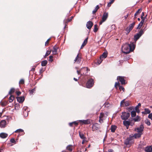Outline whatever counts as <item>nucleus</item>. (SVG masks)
<instances>
[{
	"instance_id": "864d4df0",
	"label": "nucleus",
	"mask_w": 152,
	"mask_h": 152,
	"mask_svg": "<svg viewBox=\"0 0 152 152\" xmlns=\"http://www.w3.org/2000/svg\"><path fill=\"white\" fill-rule=\"evenodd\" d=\"M143 25V24H142L141 23H140L139 24L137 28V29H140V28H141V27H142V26Z\"/></svg>"
},
{
	"instance_id": "3c124183",
	"label": "nucleus",
	"mask_w": 152,
	"mask_h": 152,
	"mask_svg": "<svg viewBox=\"0 0 152 152\" xmlns=\"http://www.w3.org/2000/svg\"><path fill=\"white\" fill-rule=\"evenodd\" d=\"M10 142L12 143H16V141L14 138H12L10 140Z\"/></svg>"
},
{
	"instance_id": "0e129e2a",
	"label": "nucleus",
	"mask_w": 152,
	"mask_h": 152,
	"mask_svg": "<svg viewBox=\"0 0 152 152\" xmlns=\"http://www.w3.org/2000/svg\"><path fill=\"white\" fill-rule=\"evenodd\" d=\"M135 110L136 111H137V110H138L139 112H140V110L138 109V106H137L135 107Z\"/></svg>"
},
{
	"instance_id": "e2e57ef3",
	"label": "nucleus",
	"mask_w": 152,
	"mask_h": 152,
	"mask_svg": "<svg viewBox=\"0 0 152 152\" xmlns=\"http://www.w3.org/2000/svg\"><path fill=\"white\" fill-rule=\"evenodd\" d=\"M86 139H83V141H82V144H84V142L86 141Z\"/></svg>"
},
{
	"instance_id": "72a5a7b5",
	"label": "nucleus",
	"mask_w": 152,
	"mask_h": 152,
	"mask_svg": "<svg viewBox=\"0 0 152 152\" xmlns=\"http://www.w3.org/2000/svg\"><path fill=\"white\" fill-rule=\"evenodd\" d=\"M99 6L98 5H97L96 6V8H95V9H94V10L93 11L92 13L94 14H95L96 12L97 11V10L99 9Z\"/></svg>"
},
{
	"instance_id": "69168bd1",
	"label": "nucleus",
	"mask_w": 152,
	"mask_h": 152,
	"mask_svg": "<svg viewBox=\"0 0 152 152\" xmlns=\"http://www.w3.org/2000/svg\"><path fill=\"white\" fill-rule=\"evenodd\" d=\"M73 122L71 123H70L69 124V125L70 126L72 127L73 126Z\"/></svg>"
},
{
	"instance_id": "5701e85b",
	"label": "nucleus",
	"mask_w": 152,
	"mask_h": 152,
	"mask_svg": "<svg viewBox=\"0 0 152 152\" xmlns=\"http://www.w3.org/2000/svg\"><path fill=\"white\" fill-rule=\"evenodd\" d=\"M15 133H20L22 132L21 134V135H23L25 134V133L24 132V131L23 130L21 129H19L15 131Z\"/></svg>"
},
{
	"instance_id": "7ed1b4c3",
	"label": "nucleus",
	"mask_w": 152,
	"mask_h": 152,
	"mask_svg": "<svg viewBox=\"0 0 152 152\" xmlns=\"http://www.w3.org/2000/svg\"><path fill=\"white\" fill-rule=\"evenodd\" d=\"M94 84L93 80L92 78L88 80L86 84V87L88 88H90L93 86Z\"/></svg>"
},
{
	"instance_id": "680f3d73",
	"label": "nucleus",
	"mask_w": 152,
	"mask_h": 152,
	"mask_svg": "<svg viewBox=\"0 0 152 152\" xmlns=\"http://www.w3.org/2000/svg\"><path fill=\"white\" fill-rule=\"evenodd\" d=\"M7 103L6 102H2L1 104L2 106H5L6 105Z\"/></svg>"
},
{
	"instance_id": "423d86ee",
	"label": "nucleus",
	"mask_w": 152,
	"mask_h": 152,
	"mask_svg": "<svg viewBox=\"0 0 152 152\" xmlns=\"http://www.w3.org/2000/svg\"><path fill=\"white\" fill-rule=\"evenodd\" d=\"M125 78L126 77L124 76H118L117 77V80H119L122 85H124L126 83Z\"/></svg>"
},
{
	"instance_id": "20e7f679",
	"label": "nucleus",
	"mask_w": 152,
	"mask_h": 152,
	"mask_svg": "<svg viewBox=\"0 0 152 152\" xmlns=\"http://www.w3.org/2000/svg\"><path fill=\"white\" fill-rule=\"evenodd\" d=\"M130 116V114L129 113H127L126 112H123L121 117L122 120H125L127 119Z\"/></svg>"
},
{
	"instance_id": "393cba45",
	"label": "nucleus",
	"mask_w": 152,
	"mask_h": 152,
	"mask_svg": "<svg viewBox=\"0 0 152 152\" xmlns=\"http://www.w3.org/2000/svg\"><path fill=\"white\" fill-rule=\"evenodd\" d=\"M107 52H104L102 55L100 57V58H105L107 56Z\"/></svg>"
},
{
	"instance_id": "ea45409f",
	"label": "nucleus",
	"mask_w": 152,
	"mask_h": 152,
	"mask_svg": "<svg viewBox=\"0 0 152 152\" xmlns=\"http://www.w3.org/2000/svg\"><path fill=\"white\" fill-rule=\"evenodd\" d=\"M131 115L132 117H134L136 115V112L132 111L131 112Z\"/></svg>"
},
{
	"instance_id": "7c9ffc66",
	"label": "nucleus",
	"mask_w": 152,
	"mask_h": 152,
	"mask_svg": "<svg viewBox=\"0 0 152 152\" xmlns=\"http://www.w3.org/2000/svg\"><path fill=\"white\" fill-rule=\"evenodd\" d=\"M48 63V61L47 60H44L42 61L41 65L42 66H45Z\"/></svg>"
},
{
	"instance_id": "8fccbe9b",
	"label": "nucleus",
	"mask_w": 152,
	"mask_h": 152,
	"mask_svg": "<svg viewBox=\"0 0 152 152\" xmlns=\"http://www.w3.org/2000/svg\"><path fill=\"white\" fill-rule=\"evenodd\" d=\"M19 83L20 84H23L24 83V80L23 79H21L19 82Z\"/></svg>"
},
{
	"instance_id": "c85d7f7f",
	"label": "nucleus",
	"mask_w": 152,
	"mask_h": 152,
	"mask_svg": "<svg viewBox=\"0 0 152 152\" xmlns=\"http://www.w3.org/2000/svg\"><path fill=\"white\" fill-rule=\"evenodd\" d=\"M116 127L115 125H112L111 127V131L112 132H114L116 129Z\"/></svg>"
},
{
	"instance_id": "58836bf2",
	"label": "nucleus",
	"mask_w": 152,
	"mask_h": 152,
	"mask_svg": "<svg viewBox=\"0 0 152 152\" xmlns=\"http://www.w3.org/2000/svg\"><path fill=\"white\" fill-rule=\"evenodd\" d=\"M145 122L148 126H150L151 125V123L148 119H146L145 120Z\"/></svg>"
},
{
	"instance_id": "a19ab883",
	"label": "nucleus",
	"mask_w": 152,
	"mask_h": 152,
	"mask_svg": "<svg viewBox=\"0 0 152 152\" xmlns=\"http://www.w3.org/2000/svg\"><path fill=\"white\" fill-rule=\"evenodd\" d=\"M98 30V25L97 24H95L94 26V31L95 32H96Z\"/></svg>"
},
{
	"instance_id": "49530a36",
	"label": "nucleus",
	"mask_w": 152,
	"mask_h": 152,
	"mask_svg": "<svg viewBox=\"0 0 152 152\" xmlns=\"http://www.w3.org/2000/svg\"><path fill=\"white\" fill-rule=\"evenodd\" d=\"M133 107H127L126 109L128 110V112H130L131 111H132V110L133 109Z\"/></svg>"
},
{
	"instance_id": "5fc2aeb1",
	"label": "nucleus",
	"mask_w": 152,
	"mask_h": 152,
	"mask_svg": "<svg viewBox=\"0 0 152 152\" xmlns=\"http://www.w3.org/2000/svg\"><path fill=\"white\" fill-rule=\"evenodd\" d=\"M45 71V69H43V68H41L39 70V73L40 74H42L44 71Z\"/></svg>"
},
{
	"instance_id": "2f4dec72",
	"label": "nucleus",
	"mask_w": 152,
	"mask_h": 152,
	"mask_svg": "<svg viewBox=\"0 0 152 152\" xmlns=\"http://www.w3.org/2000/svg\"><path fill=\"white\" fill-rule=\"evenodd\" d=\"M14 96L11 95L9 97V100L10 102H12L14 99Z\"/></svg>"
},
{
	"instance_id": "dca6fc26",
	"label": "nucleus",
	"mask_w": 152,
	"mask_h": 152,
	"mask_svg": "<svg viewBox=\"0 0 152 152\" xmlns=\"http://www.w3.org/2000/svg\"><path fill=\"white\" fill-rule=\"evenodd\" d=\"M6 121L5 120H2L0 123V126L1 128H4L5 127Z\"/></svg>"
},
{
	"instance_id": "4d7b16f0",
	"label": "nucleus",
	"mask_w": 152,
	"mask_h": 152,
	"mask_svg": "<svg viewBox=\"0 0 152 152\" xmlns=\"http://www.w3.org/2000/svg\"><path fill=\"white\" fill-rule=\"evenodd\" d=\"M103 60V59L102 58H100V59L98 60V63L99 64H100L102 62V61Z\"/></svg>"
},
{
	"instance_id": "6ab92c4d",
	"label": "nucleus",
	"mask_w": 152,
	"mask_h": 152,
	"mask_svg": "<svg viewBox=\"0 0 152 152\" xmlns=\"http://www.w3.org/2000/svg\"><path fill=\"white\" fill-rule=\"evenodd\" d=\"M142 134V133H137L135 134L133 136L135 139L140 138Z\"/></svg>"
},
{
	"instance_id": "603ef678",
	"label": "nucleus",
	"mask_w": 152,
	"mask_h": 152,
	"mask_svg": "<svg viewBox=\"0 0 152 152\" xmlns=\"http://www.w3.org/2000/svg\"><path fill=\"white\" fill-rule=\"evenodd\" d=\"M50 40V38L47 40V41L45 42V46H47L48 45L49 42V41Z\"/></svg>"
},
{
	"instance_id": "f257e3e1",
	"label": "nucleus",
	"mask_w": 152,
	"mask_h": 152,
	"mask_svg": "<svg viewBox=\"0 0 152 152\" xmlns=\"http://www.w3.org/2000/svg\"><path fill=\"white\" fill-rule=\"evenodd\" d=\"M135 47V45L133 42H131L130 44L126 43L122 46V51L123 53L127 54L133 51Z\"/></svg>"
},
{
	"instance_id": "09e8293b",
	"label": "nucleus",
	"mask_w": 152,
	"mask_h": 152,
	"mask_svg": "<svg viewBox=\"0 0 152 152\" xmlns=\"http://www.w3.org/2000/svg\"><path fill=\"white\" fill-rule=\"evenodd\" d=\"M119 88L120 91H121V90H122L124 91V90H125L124 88L121 86L120 85L119 86Z\"/></svg>"
},
{
	"instance_id": "39448f33",
	"label": "nucleus",
	"mask_w": 152,
	"mask_h": 152,
	"mask_svg": "<svg viewBox=\"0 0 152 152\" xmlns=\"http://www.w3.org/2000/svg\"><path fill=\"white\" fill-rule=\"evenodd\" d=\"M89 71L90 69L87 67H83L82 68L80 69V71L81 72V75L82 76L86 75L88 72Z\"/></svg>"
},
{
	"instance_id": "6e6552de",
	"label": "nucleus",
	"mask_w": 152,
	"mask_h": 152,
	"mask_svg": "<svg viewBox=\"0 0 152 152\" xmlns=\"http://www.w3.org/2000/svg\"><path fill=\"white\" fill-rule=\"evenodd\" d=\"M134 138L133 135H130L129 137L127 138L125 142V144L126 145H129L130 144V142L133 140Z\"/></svg>"
},
{
	"instance_id": "2eb2a0df",
	"label": "nucleus",
	"mask_w": 152,
	"mask_h": 152,
	"mask_svg": "<svg viewBox=\"0 0 152 152\" xmlns=\"http://www.w3.org/2000/svg\"><path fill=\"white\" fill-rule=\"evenodd\" d=\"M93 25V23L91 21H88L86 24V26L87 28L88 29H91Z\"/></svg>"
},
{
	"instance_id": "6e6d98bb",
	"label": "nucleus",
	"mask_w": 152,
	"mask_h": 152,
	"mask_svg": "<svg viewBox=\"0 0 152 152\" xmlns=\"http://www.w3.org/2000/svg\"><path fill=\"white\" fill-rule=\"evenodd\" d=\"M53 58V56H50L49 57L50 59H49V61L51 62H52L53 61V59H52Z\"/></svg>"
},
{
	"instance_id": "9b49d317",
	"label": "nucleus",
	"mask_w": 152,
	"mask_h": 152,
	"mask_svg": "<svg viewBox=\"0 0 152 152\" xmlns=\"http://www.w3.org/2000/svg\"><path fill=\"white\" fill-rule=\"evenodd\" d=\"M100 128V127L99 124L96 123H95L93 124L92 126V130L94 131L98 130Z\"/></svg>"
},
{
	"instance_id": "cd10ccee",
	"label": "nucleus",
	"mask_w": 152,
	"mask_h": 152,
	"mask_svg": "<svg viewBox=\"0 0 152 152\" xmlns=\"http://www.w3.org/2000/svg\"><path fill=\"white\" fill-rule=\"evenodd\" d=\"M123 124L124 126L127 127L129 125L130 123L128 121H123Z\"/></svg>"
},
{
	"instance_id": "a878e982",
	"label": "nucleus",
	"mask_w": 152,
	"mask_h": 152,
	"mask_svg": "<svg viewBox=\"0 0 152 152\" xmlns=\"http://www.w3.org/2000/svg\"><path fill=\"white\" fill-rule=\"evenodd\" d=\"M79 135L80 138L82 139H86V138L85 137L83 133H81L80 132H79Z\"/></svg>"
},
{
	"instance_id": "79ce46f5",
	"label": "nucleus",
	"mask_w": 152,
	"mask_h": 152,
	"mask_svg": "<svg viewBox=\"0 0 152 152\" xmlns=\"http://www.w3.org/2000/svg\"><path fill=\"white\" fill-rule=\"evenodd\" d=\"M51 50H50V51L48 50V51H47L46 52V54H45V56H44V58H46L47 56H48L49 54H50V53H51Z\"/></svg>"
},
{
	"instance_id": "a18cd8bd",
	"label": "nucleus",
	"mask_w": 152,
	"mask_h": 152,
	"mask_svg": "<svg viewBox=\"0 0 152 152\" xmlns=\"http://www.w3.org/2000/svg\"><path fill=\"white\" fill-rule=\"evenodd\" d=\"M132 30L129 27H127L125 30L127 34L129 33Z\"/></svg>"
},
{
	"instance_id": "9d476101",
	"label": "nucleus",
	"mask_w": 152,
	"mask_h": 152,
	"mask_svg": "<svg viewBox=\"0 0 152 152\" xmlns=\"http://www.w3.org/2000/svg\"><path fill=\"white\" fill-rule=\"evenodd\" d=\"M144 126L143 124H141L139 127L136 128L134 130L139 133H142L143 130Z\"/></svg>"
},
{
	"instance_id": "338daca9",
	"label": "nucleus",
	"mask_w": 152,
	"mask_h": 152,
	"mask_svg": "<svg viewBox=\"0 0 152 152\" xmlns=\"http://www.w3.org/2000/svg\"><path fill=\"white\" fill-rule=\"evenodd\" d=\"M144 21H145V20L142 19V20L141 21L140 23H141L143 25Z\"/></svg>"
},
{
	"instance_id": "bf43d9fd",
	"label": "nucleus",
	"mask_w": 152,
	"mask_h": 152,
	"mask_svg": "<svg viewBox=\"0 0 152 152\" xmlns=\"http://www.w3.org/2000/svg\"><path fill=\"white\" fill-rule=\"evenodd\" d=\"M148 117L149 118L151 119L152 120V113H150L148 115Z\"/></svg>"
},
{
	"instance_id": "774afa93",
	"label": "nucleus",
	"mask_w": 152,
	"mask_h": 152,
	"mask_svg": "<svg viewBox=\"0 0 152 152\" xmlns=\"http://www.w3.org/2000/svg\"><path fill=\"white\" fill-rule=\"evenodd\" d=\"M108 152H114L112 149H109L108 150Z\"/></svg>"
},
{
	"instance_id": "c9c22d12",
	"label": "nucleus",
	"mask_w": 152,
	"mask_h": 152,
	"mask_svg": "<svg viewBox=\"0 0 152 152\" xmlns=\"http://www.w3.org/2000/svg\"><path fill=\"white\" fill-rule=\"evenodd\" d=\"M135 22H134L133 23H132L130 24L129 26V27L132 29H133V28L134 26L135 25Z\"/></svg>"
},
{
	"instance_id": "b1692460",
	"label": "nucleus",
	"mask_w": 152,
	"mask_h": 152,
	"mask_svg": "<svg viewBox=\"0 0 152 152\" xmlns=\"http://www.w3.org/2000/svg\"><path fill=\"white\" fill-rule=\"evenodd\" d=\"M145 111L144 112H142V113L143 114H150L151 113V111L148 108H145L144 109Z\"/></svg>"
},
{
	"instance_id": "473e14b6",
	"label": "nucleus",
	"mask_w": 152,
	"mask_h": 152,
	"mask_svg": "<svg viewBox=\"0 0 152 152\" xmlns=\"http://www.w3.org/2000/svg\"><path fill=\"white\" fill-rule=\"evenodd\" d=\"M72 18H69L67 19L64 20V22L65 23L66 25L68 22H70Z\"/></svg>"
},
{
	"instance_id": "c03bdc74",
	"label": "nucleus",
	"mask_w": 152,
	"mask_h": 152,
	"mask_svg": "<svg viewBox=\"0 0 152 152\" xmlns=\"http://www.w3.org/2000/svg\"><path fill=\"white\" fill-rule=\"evenodd\" d=\"M36 91V88H34L32 90H29L30 93V94H32L34 93Z\"/></svg>"
},
{
	"instance_id": "0eeeda50",
	"label": "nucleus",
	"mask_w": 152,
	"mask_h": 152,
	"mask_svg": "<svg viewBox=\"0 0 152 152\" xmlns=\"http://www.w3.org/2000/svg\"><path fill=\"white\" fill-rule=\"evenodd\" d=\"M108 17V13L105 12L104 13L102 18V19L99 22V25H101L102 23L105 21Z\"/></svg>"
},
{
	"instance_id": "e433bc0d",
	"label": "nucleus",
	"mask_w": 152,
	"mask_h": 152,
	"mask_svg": "<svg viewBox=\"0 0 152 152\" xmlns=\"http://www.w3.org/2000/svg\"><path fill=\"white\" fill-rule=\"evenodd\" d=\"M142 10V9L141 8L139 9L135 13L134 15H135V16H136L137 15L139 14L141 12Z\"/></svg>"
},
{
	"instance_id": "ddd939ff",
	"label": "nucleus",
	"mask_w": 152,
	"mask_h": 152,
	"mask_svg": "<svg viewBox=\"0 0 152 152\" xmlns=\"http://www.w3.org/2000/svg\"><path fill=\"white\" fill-rule=\"evenodd\" d=\"M78 122H80L81 123H82V124H88L91 123V122L89 119L79 120Z\"/></svg>"
},
{
	"instance_id": "4c0bfd02",
	"label": "nucleus",
	"mask_w": 152,
	"mask_h": 152,
	"mask_svg": "<svg viewBox=\"0 0 152 152\" xmlns=\"http://www.w3.org/2000/svg\"><path fill=\"white\" fill-rule=\"evenodd\" d=\"M110 105V104L108 102H106L103 105L104 107H108Z\"/></svg>"
},
{
	"instance_id": "4468645a",
	"label": "nucleus",
	"mask_w": 152,
	"mask_h": 152,
	"mask_svg": "<svg viewBox=\"0 0 152 152\" xmlns=\"http://www.w3.org/2000/svg\"><path fill=\"white\" fill-rule=\"evenodd\" d=\"M17 101L20 103H22L24 101L25 98L24 96L18 97H16Z\"/></svg>"
},
{
	"instance_id": "13d9d810",
	"label": "nucleus",
	"mask_w": 152,
	"mask_h": 152,
	"mask_svg": "<svg viewBox=\"0 0 152 152\" xmlns=\"http://www.w3.org/2000/svg\"><path fill=\"white\" fill-rule=\"evenodd\" d=\"M73 124L75 125L76 126H77L78 124V122H77V121L73 122Z\"/></svg>"
},
{
	"instance_id": "bb28decb",
	"label": "nucleus",
	"mask_w": 152,
	"mask_h": 152,
	"mask_svg": "<svg viewBox=\"0 0 152 152\" xmlns=\"http://www.w3.org/2000/svg\"><path fill=\"white\" fill-rule=\"evenodd\" d=\"M133 120L135 122L140 121V117L139 116H137L136 118L133 119Z\"/></svg>"
},
{
	"instance_id": "f3484780",
	"label": "nucleus",
	"mask_w": 152,
	"mask_h": 152,
	"mask_svg": "<svg viewBox=\"0 0 152 152\" xmlns=\"http://www.w3.org/2000/svg\"><path fill=\"white\" fill-rule=\"evenodd\" d=\"M104 116V114L103 113H101L99 116V121L100 123L103 122V119H102Z\"/></svg>"
},
{
	"instance_id": "f704fd0d",
	"label": "nucleus",
	"mask_w": 152,
	"mask_h": 152,
	"mask_svg": "<svg viewBox=\"0 0 152 152\" xmlns=\"http://www.w3.org/2000/svg\"><path fill=\"white\" fill-rule=\"evenodd\" d=\"M15 89L14 88H11L9 92V94L10 95H12V94L15 91Z\"/></svg>"
},
{
	"instance_id": "aec40b11",
	"label": "nucleus",
	"mask_w": 152,
	"mask_h": 152,
	"mask_svg": "<svg viewBox=\"0 0 152 152\" xmlns=\"http://www.w3.org/2000/svg\"><path fill=\"white\" fill-rule=\"evenodd\" d=\"M8 136V134L4 133H1L0 134V137L2 138H5Z\"/></svg>"
},
{
	"instance_id": "412c9836",
	"label": "nucleus",
	"mask_w": 152,
	"mask_h": 152,
	"mask_svg": "<svg viewBox=\"0 0 152 152\" xmlns=\"http://www.w3.org/2000/svg\"><path fill=\"white\" fill-rule=\"evenodd\" d=\"M145 151L146 152H152V148L151 146H147L145 148Z\"/></svg>"
},
{
	"instance_id": "c756f323",
	"label": "nucleus",
	"mask_w": 152,
	"mask_h": 152,
	"mask_svg": "<svg viewBox=\"0 0 152 152\" xmlns=\"http://www.w3.org/2000/svg\"><path fill=\"white\" fill-rule=\"evenodd\" d=\"M66 149L70 152H71L72 151V146L71 145H68L66 147Z\"/></svg>"
},
{
	"instance_id": "1a4fd4ad",
	"label": "nucleus",
	"mask_w": 152,
	"mask_h": 152,
	"mask_svg": "<svg viewBox=\"0 0 152 152\" xmlns=\"http://www.w3.org/2000/svg\"><path fill=\"white\" fill-rule=\"evenodd\" d=\"M129 105V103L128 101L125 102V99L123 100L120 103L121 107H127Z\"/></svg>"
},
{
	"instance_id": "a211bd4d",
	"label": "nucleus",
	"mask_w": 152,
	"mask_h": 152,
	"mask_svg": "<svg viewBox=\"0 0 152 152\" xmlns=\"http://www.w3.org/2000/svg\"><path fill=\"white\" fill-rule=\"evenodd\" d=\"M53 50H52V53L53 54H56L57 52V49H58V47L56 45H55L53 47Z\"/></svg>"
},
{
	"instance_id": "de8ad7c7",
	"label": "nucleus",
	"mask_w": 152,
	"mask_h": 152,
	"mask_svg": "<svg viewBox=\"0 0 152 152\" xmlns=\"http://www.w3.org/2000/svg\"><path fill=\"white\" fill-rule=\"evenodd\" d=\"M119 86H120V83L118 82H116L115 83V87L116 89H117L118 88V86L119 87Z\"/></svg>"
},
{
	"instance_id": "f03ea898",
	"label": "nucleus",
	"mask_w": 152,
	"mask_h": 152,
	"mask_svg": "<svg viewBox=\"0 0 152 152\" xmlns=\"http://www.w3.org/2000/svg\"><path fill=\"white\" fill-rule=\"evenodd\" d=\"M144 31L143 29H141L140 31L134 36V40L136 42L144 34Z\"/></svg>"
},
{
	"instance_id": "f8f14e48",
	"label": "nucleus",
	"mask_w": 152,
	"mask_h": 152,
	"mask_svg": "<svg viewBox=\"0 0 152 152\" xmlns=\"http://www.w3.org/2000/svg\"><path fill=\"white\" fill-rule=\"evenodd\" d=\"M81 60V56L79 53L77 55L76 58L74 60L75 62L77 63H79Z\"/></svg>"
},
{
	"instance_id": "052dcab7",
	"label": "nucleus",
	"mask_w": 152,
	"mask_h": 152,
	"mask_svg": "<svg viewBox=\"0 0 152 152\" xmlns=\"http://www.w3.org/2000/svg\"><path fill=\"white\" fill-rule=\"evenodd\" d=\"M16 93L18 96H19L21 94V93L20 91H16Z\"/></svg>"
},
{
	"instance_id": "37998d69",
	"label": "nucleus",
	"mask_w": 152,
	"mask_h": 152,
	"mask_svg": "<svg viewBox=\"0 0 152 152\" xmlns=\"http://www.w3.org/2000/svg\"><path fill=\"white\" fill-rule=\"evenodd\" d=\"M115 0H111L110 2L108 3L107 4V7H110L111 4H112L114 2V1Z\"/></svg>"
},
{
	"instance_id": "4be33fe9",
	"label": "nucleus",
	"mask_w": 152,
	"mask_h": 152,
	"mask_svg": "<svg viewBox=\"0 0 152 152\" xmlns=\"http://www.w3.org/2000/svg\"><path fill=\"white\" fill-rule=\"evenodd\" d=\"M88 37L86 38L84 40L83 43L82 44L80 49H82L87 44L88 42Z\"/></svg>"
}]
</instances>
